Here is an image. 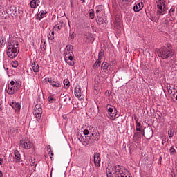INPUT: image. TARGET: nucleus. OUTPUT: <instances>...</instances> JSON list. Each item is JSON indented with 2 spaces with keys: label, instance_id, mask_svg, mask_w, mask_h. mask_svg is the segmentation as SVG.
<instances>
[{
  "label": "nucleus",
  "instance_id": "nucleus-51",
  "mask_svg": "<svg viewBox=\"0 0 177 177\" xmlns=\"http://www.w3.org/2000/svg\"><path fill=\"white\" fill-rule=\"evenodd\" d=\"M65 61L66 62V63H68V64H69V66H74V64H75L74 62H73V61L67 62V60H66V59H65Z\"/></svg>",
  "mask_w": 177,
  "mask_h": 177
},
{
  "label": "nucleus",
  "instance_id": "nucleus-31",
  "mask_svg": "<svg viewBox=\"0 0 177 177\" xmlns=\"http://www.w3.org/2000/svg\"><path fill=\"white\" fill-rule=\"evenodd\" d=\"M89 17L91 19H95V12L93 11V9H91L89 12Z\"/></svg>",
  "mask_w": 177,
  "mask_h": 177
},
{
  "label": "nucleus",
  "instance_id": "nucleus-61",
  "mask_svg": "<svg viewBox=\"0 0 177 177\" xmlns=\"http://www.w3.org/2000/svg\"><path fill=\"white\" fill-rule=\"evenodd\" d=\"M115 177H125V174L115 175Z\"/></svg>",
  "mask_w": 177,
  "mask_h": 177
},
{
  "label": "nucleus",
  "instance_id": "nucleus-59",
  "mask_svg": "<svg viewBox=\"0 0 177 177\" xmlns=\"http://www.w3.org/2000/svg\"><path fill=\"white\" fill-rule=\"evenodd\" d=\"M48 102H53V100H55L53 99V97L52 96H49L48 97Z\"/></svg>",
  "mask_w": 177,
  "mask_h": 177
},
{
  "label": "nucleus",
  "instance_id": "nucleus-26",
  "mask_svg": "<svg viewBox=\"0 0 177 177\" xmlns=\"http://www.w3.org/2000/svg\"><path fill=\"white\" fill-rule=\"evenodd\" d=\"M106 176L107 177H114V176L113 175V171H111V169H110L109 168H106Z\"/></svg>",
  "mask_w": 177,
  "mask_h": 177
},
{
  "label": "nucleus",
  "instance_id": "nucleus-29",
  "mask_svg": "<svg viewBox=\"0 0 177 177\" xmlns=\"http://www.w3.org/2000/svg\"><path fill=\"white\" fill-rule=\"evenodd\" d=\"M48 39L50 41H53V39H55V32L52 31L51 34H49L48 35Z\"/></svg>",
  "mask_w": 177,
  "mask_h": 177
},
{
  "label": "nucleus",
  "instance_id": "nucleus-53",
  "mask_svg": "<svg viewBox=\"0 0 177 177\" xmlns=\"http://www.w3.org/2000/svg\"><path fill=\"white\" fill-rule=\"evenodd\" d=\"M32 167H37V162H35V160H32Z\"/></svg>",
  "mask_w": 177,
  "mask_h": 177
},
{
  "label": "nucleus",
  "instance_id": "nucleus-32",
  "mask_svg": "<svg viewBox=\"0 0 177 177\" xmlns=\"http://www.w3.org/2000/svg\"><path fill=\"white\" fill-rule=\"evenodd\" d=\"M131 0H118L119 6H120V8H121V6H122V3L124 2H131Z\"/></svg>",
  "mask_w": 177,
  "mask_h": 177
},
{
  "label": "nucleus",
  "instance_id": "nucleus-40",
  "mask_svg": "<svg viewBox=\"0 0 177 177\" xmlns=\"http://www.w3.org/2000/svg\"><path fill=\"white\" fill-rule=\"evenodd\" d=\"M175 13V8H171L169 11V16H173V15Z\"/></svg>",
  "mask_w": 177,
  "mask_h": 177
},
{
  "label": "nucleus",
  "instance_id": "nucleus-8",
  "mask_svg": "<svg viewBox=\"0 0 177 177\" xmlns=\"http://www.w3.org/2000/svg\"><path fill=\"white\" fill-rule=\"evenodd\" d=\"M89 140L94 143L95 142H97L100 139V133H99V131H96L94 134H91V136H88Z\"/></svg>",
  "mask_w": 177,
  "mask_h": 177
},
{
  "label": "nucleus",
  "instance_id": "nucleus-50",
  "mask_svg": "<svg viewBox=\"0 0 177 177\" xmlns=\"http://www.w3.org/2000/svg\"><path fill=\"white\" fill-rule=\"evenodd\" d=\"M15 81L12 80L10 84H8V86H15Z\"/></svg>",
  "mask_w": 177,
  "mask_h": 177
},
{
  "label": "nucleus",
  "instance_id": "nucleus-42",
  "mask_svg": "<svg viewBox=\"0 0 177 177\" xmlns=\"http://www.w3.org/2000/svg\"><path fill=\"white\" fill-rule=\"evenodd\" d=\"M77 138L78 140L80 142V139H82V138H84V136H82V134L81 133H77Z\"/></svg>",
  "mask_w": 177,
  "mask_h": 177
},
{
  "label": "nucleus",
  "instance_id": "nucleus-11",
  "mask_svg": "<svg viewBox=\"0 0 177 177\" xmlns=\"http://www.w3.org/2000/svg\"><path fill=\"white\" fill-rule=\"evenodd\" d=\"M7 93L8 95H15L19 90L15 86H8Z\"/></svg>",
  "mask_w": 177,
  "mask_h": 177
},
{
  "label": "nucleus",
  "instance_id": "nucleus-17",
  "mask_svg": "<svg viewBox=\"0 0 177 177\" xmlns=\"http://www.w3.org/2000/svg\"><path fill=\"white\" fill-rule=\"evenodd\" d=\"M14 158L16 160L15 162H19V161H20V160H21V156H20V152H19L17 151V149H15L14 151Z\"/></svg>",
  "mask_w": 177,
  "mask_h": 177
},
{
  "label": "nucleus",
  "instance_id": "nucleus-60",
  "mask_svg": "<svg viewBox=\"0 0 177 177\" xmlns=\"http://www.w3.org/2000/svg\"><path fill=\"white\" fill-rule=\"evenodd\" d=\"M96 16L97 17L100 16V11L98 8H97L96 10Z\"/></svg>",
  "mask_w": 177,
  "mask_h": 177
},
{
  "label": "nucleus",
  "instance_id": "nucleus-57",
  "mask_svg": "<svg viewBox=\"0 0 177 177\" xmlns=\"http://www.w3.org/2000/svg\"><path fill=\"white\" fill-rule=\"evenodd\" d=\"M16 128H12L10 130V133H15L16 132Z\"/></svg>",
  "mask_w": 177,
  "mask_h": 177
},
{
  "label": "nucleus",
  "instance_id": "nucleus-44",
  "mask_svg": "<svg viewBox=\"0 0 177 177\" xmlns=\"http://www.w3.org/2000/svg\"><path fill=\"white\" fill-rule=\"evenodd\" d=\"M97 8H98L99 10H100V12H102V11L104 10V6L103 5H100V6H98L97 7Z\"/></svg>",
  "mask_w": 177,
  "mask_h": 177
},
{
  "label": "nucleus",
  "instance_id": "nucleus-14",
  "mask_svg": "<svg viewBox=\"0 0 177 177\" xmlns=\"http://www.w3.org/2000/svg\"><path fill=\"white\" fill-rule=\"evenodd\" d=\"M124 174L125 173L122 171L120 165H118L115 166V175H122Z\"/></svg>",
  "mask_w": 177,
  "mask_h": 177
},
{
  "label": "nucleus",
  "instance_id": "nucleus-27",
  "mask_svg": "<svg viewBox=\"0 0 177 177\" xmlns=\"http://www.w3.org/2000/svg\"><path fill=\"white\" fill-rule=\"evenodd\" d=\"M6 44V39L5 38L0 39V48H3Z\"/></svg>",
  "mask_w": 177,
  "mask_h": 177
},
{
  "label": "nucleus",
  "instance_id": "nucleus-41",
  "mask_svg": "<svg viewBox=\"0 0 177 177\" xmlns=\"http://www.w3.org/2000/svg\"><path fill=\"white\" fill-rule=\"evenodd\" d=\"M158 55L159 57H162V48L158 50Z\"/></svg>",
  "mask_w": 177,
  "mask_h": 177
},
{
  "label": "nucleus",
  "instance_id": "nucleus-2",
  "mask_svg": "<svg viewBox=\"0 0 177 177\" xmlns=\"http://www.w3.org/2000/svg\"><path fill=\"white\" fill-rule=\"evenodd\" d=\"M35 117L37 120H41V117H42V105L41 104L35 106Z\"/></svg>",
  "mask_w": 177,
  "mask_h": 177
},
{
  "label": "nucleus",
  "instance_id": "nucleus-64",
  "mask_svg": "<svg viewBox=\"0 0 177 177\" xmlns=\"http://www.w3.org/2000/svg\"><path fill=\"white\" fill-rule=\"evenodd\" d=\"M109 66H110V67H114V66H115V63H114V62H111V63L109 64Z\"/></svg>",
  "mask_w": 177,
  "mask_h": 177
},
{
  "label": "nucleus",
  "instance_id": "nucleus-16",
  "mask_svg": "<svg viewBox=\"0 0 177 177\" xmlns=\"http://www.w3.org/2000/svg\"><path fill=\"white\" fill-rule=\"evenodd\" d=\"M142 136V133L139 132V131H136L133 139V141L135 142V143H139V139H140V136Z\"/></svg>",
  "mask_w": 177,
  "mask_h": 177
},
{
  "label": "nucleus",
  "instance_id": "nucleus-19",
  "mask_svg": "<svg viewBox=\"0 0 177 177\" xmlns=\"http://www.w3.org/2000/svg\"><path fill=\"white\" fill-rule=\"evenodd\" d=\"M101 68L104 73H107V70L109 68V63L104 62L101 65Z\"/></svg>",
  "mask_w": 177,
  "mask_h": 177
},
{
  "label": "nucleus",
  "instance_id": "nucleus-25",
  "mask_svg": "<svg viewBox=\"0 0 177 177\" xmlns=\"http://www.w3.org/2000/svg\"><path fill=\"white\" fill-rule=\"evenodd\" d=\"M12 109H15V110H20L21 109V106H20V104L19 103H15V102H12V105H11Z\"/></svg>",
  "mask_w": 177,
  "mask_h": 177
},
{
  "label": "nucleus",
  "instance_id": "nucleus-58",
  "mask_svg": "<svg viewBox=\"0 0 177 177\" xmlns=\"http://www.w3.org/2000/svg\"><path fill=\"white\" fill-rule=\"evenodd\" d=\"M167 90H168V93H169L170 95H173L174 92H173L172 88H167Z\"/></svg>",
  "mask_w": 177,
  "mask_h": 177
},
{
  "label": "nucleus",
  "instance_id": "nucleus-5",
  "mask_svg": "<svg viewBox=\"0 0 177 177\" xmlns=\"http://www.w3.org/2000/svg\"><path fill=\"white\" fill-rule=\"evenodd\" d=\"M19 55V50L17 49L15 50L13 48L7 49V55L10 59H15L16 56Z\"/></svg>",
  "mask_w": 177,
  "mask_h": 177
},
{
  "label": "nucleus",
  "instance_id": "nucleus-1",
  "mask_svg": "<svg viewBox=\"0 0 177 177\" xmlns=\"http://www.w3.org/2000/svg\"><path fill=\"white\" fill-rule=\"evenodd\" d=\"M175 52L174 50H169L167 47L162 48V59H168V57H171L174 56Z\"/></svg>",
  "mask_w": 177,
  "mask_h": 177
},
{
  "label": "nucleus",
  "instance_id": "nucleus-56",
  "mask_svg": "<svg viewBox=\"0 0 177 177\" xmlns=\"http://www.w3.org/2000/svg\"><path fill=\"white\" fill-rule=\"evenodd\" d=\"M69 39H71L72 41L74 39V32L69 35Z\"/></svg>",
  "mask_w": 177,
  "mask_h": 177
},
{
  "label": "nucleus",
  "instance_id": "nucleus-45",
  "mask_svg": "<svg viewBox=\"0 0 177 177\" xmlns=\"http://www.w3.org/2000/svg\"><path fill=\"white\" fill-rule=\"evenodd\" d=\"M54 28H57V30H62V25L60 24H57L55 26Z\"/></svg>",
  "mask_w": 177,
  "mask_h": 177
},
{
  "label": "nucleus",
  "instance_id": "nucleus-63",
  "mask_svg": "<svg viewBox=\"0 0 177 177\" xmlns=\"http://www.w3.org/2000/svg\"><path fill=\"white\" fill-rule=\"evenodd\" d=\"M164 24H169V20H168V19H165V21H164Z\"/></svg>",
  "mask_w": 177,
  "mask_h": 177
},
{
  "label": "nucleus",
  "instance_id": "nucleus-46",
  "mask_svg": "<svg viewBox=\"0 0 177 177\" xmlns=\"http://www.w3.org/2000/svg\"><path fill=\"white\" fill-rule=\"evenodd\" d=\"M114 109L111 107L108 108V113H110L111 114H114L113 113Z\"/></svg>",
  "mask_w": 177,
  "mask_h": 177
},
{
  "label": "nucleus",
  "instance_id": "nucleus-23",
  "mask_svg": "<svg viewBox=\"0 0 177 177\" xmlns=\"http://www.w3.org/2000/svg\"><path fill=\"white\" fill-rule=\"evenodd\" d=\"M64 86L65 89H68V88H70V81L68 79L64 80Z\"/></svg>",
  "mask_w": 177,
  "mask_h": 177
},
{
  "label": "nucleus",
  "instance_id": "nucleus-36",
  "mask_svg": "<svg viewBox=\"0 0 177 177\" xmlns=\"http://www.w3.org/2000/svg\"><path fill=\"white\" fill-rule=\"evenodd\" d=\"M15 86L17 88H18L19 91V89H20V86H21V82L17 81L15 82Z\"/></svg>",
  "mask_w": 177,
  "mask_h": 177
},
{
  "label": "nucleus",
  "instance_id": "nucleus-9",
  "mask_svg": "<svg viewBox=\"0 0 177 177\" xmlns=\"http://www.w3.org/2000/svg\"><path fill=\"white\" fill-rule=\"evenodd\" d=\"M8 15L10 16H16L17 15V8L15 6H12L7 10Z\"/></svg>",
  "mask_w": 177,
  "mask_h": 177
},
{
  "label": "nucleus",
  "instance_id": "nucleus-35",
  "mask_svg": "<svg viewBox=\"0 0 177 177\" xmlns=\"http://www.w3.org/2000/svg\"><path fill=\"white\" fill-rule=\"evenodd\" d=\"M55 82H56V80H52L51 78L49 79V77H48V82H49L50 85L53 86V85H55Z\"/></svg>",
  "mask_w": 177,
  "mask_h": 177
},
{
  "label": "nucleus",
  "instance_id": "nucleus-7",
  "mask_svg": "<svg viewBox=\"0 0 177 177\" xmlns=\"http://www.w3.org/2000/svg\"><path fill=\"white\" fill-rule=\"evenodd\" d=\"M20 147L25 149L26 150H30L32 147V144L30 141H25L24 140H20Z\"/></svg>",
  "mask_w": 177,
  "mask_h": 177
},
{
  "label": "nucleus",
  "instance_id": "nucleus-43",
  "mask_svg": "<svg viewBox=\"0 0 177 177\" xmlns=\"http://www.w3.org/2000/svg\"><path fill=\"white\" fill-rule=\"evenodd\" d=\"M46 43H44L43 44V45L42 46H41V50L42 51H44V50H46Z\"/></svg>",
  "mask_w": 177,
  "mask_h": 177
},
{
  "label": "nucleus",
  "instance_id": "nucleus-47",
  "mask_svg": "<svg viewBox=\"0 0 177 177\" xmlns=\"http://www.w3.org/2000/svg\"><path fill=\"white\" fill-rule=\"evenodd\" d=\"M142 124L140 122H138V120L136 121V128H140Z\"/></svg>",
  "mask_w": 177,
  "mask_h": 177
},
{
  "label": "nucleus",
  "instance_id": "nucleus-22",
  "mask_svg": "<svg viewBox=\"0 0 177 177\" xmlns=\"http://www.w3.org/2000/svg\"><path fill=\"white\" fill-rule=\"evenodd\" d=\"M102 59H98L93 65L94 70H97L100 67V64L102 63Z\"/></svg>",
  "mask_w": 177,
  "mask_h": 177
},
{
  "label": "nucleus",
  "instance_id": "nucleus-39",
  "mask_svg": "<svg viewBox=\"0 0 177 177\" xmlns=\"http://www.w3.org/2000/svg\"><path fill=\"white\" fill-rule=\"evenodd\" d=\"M175 85L171 84H168L167 86V89H175Z\"/></svg>",
  "mask_w": 177,
  "mask_h": 177
},
{
  "label": "nucleus",
  "instance_id": "nucleus-30",
  "mask_svg": "<svg viewBox=\"0 0 177 177\" xmlns=\"http://www.w3.org/2000/svg\"><path fill=\"white\" fill-rule=\"evenodd\" d=\"M12 67H13L14 68H17V67H19V62L17 61H12Z\"/></svg>",
  "mask_w": 177,
  "mask_h": 177
},
{
  "label": "nucleus",
  "instance_id": "nucleus-33",
  "mask_svg": "<svg viewBox=\"0 0 177 177\" xmlns=\"http://www.w3.org/2000/svg\"><path fill=\"white\" fill-rule=\"evenodd\" d=\"M53 86L55 88H60V86H62V84H60V82L57 81L55 82L54 85Z\"/></svg>",
  "mask_w": 177,
  "mask_h": 177
},
{
  "label": "nucleus",
  "instance_id": "nucleus-54",
  "mask_svg": "<svg viewBox=\"0 0 177 177\" xmlns=\"http://www.w3.org/2000/svg\"><path fill=\"white\" fill-rule=\"evenodd\" d=\"M44 16L41 15V14H38L37 16V20H41V19H43Z\"/></svg>",
  "mask_w": 177,
  "mask_h": 177
},
{
  "label": "nucleus",
  "instance_id": "nucleus-49",
  "mask_svg": "<svg viewBox=\"0 0 177 177\" xmlns=\"http://www.w3.org/2000/svg\"><path fill=\"white\" fill-rule=\"evenodd\" d=\"M162 5H164L162 4V3H158L157 4L158 9H162Z\"/></svg>",
  "mask_w": 177,
  "mask_h": 177
},
{
  "label": "nucleus",
  "instance_id": "nucleus-28",
  "mask_svg": "<svg viewBox=\"0 0 177 177\" xmlns=\"http://www.w3.org/2000/svg\"><path fill=\"white\" fill-rule=\"evenodd\" d=\"M103 56H104V50H100L98 53V59L102 60V59H103Z\"/></svg>",
  "mask_w": 177,
  "mask_h": 177
},
{
  "label": "nucleus",
  "instance_id": "nucleus-24",
  "mask_svg": "<svg viewBox=\"0 0 177 177\" xmlns=\"http://www.w3.org/2000/svg\"><path fill=\"white\" fill-rule=\"evenodd\" d=\"M96 21L97 24H103L104 21V19L103 17H101L100 16L96 17Z\"/></svg>",
  "mask_w": 177,
  "mask_h": 177
},
{
  "label": "nucleus",
  "instance_id": "nucleus-4",
  "mask_svg": "<svg viewBox=\"0 0 177 177\" xmlns=\"http://www.w3.org/2000/svg\"><path fill=\"white\" fill-rule=\"evenodd\" d=\"M153 129L151 127H148L144 130L142 135L145 139H151L153 138Z\"/></svg>",
  "mask_w": 177,
  "mask_h": 177
},
{
  "label": "nucleus",
  "instance_id": "nucleus-48",
  "mask_svg": "<svg viewBox=\"0 0 177 177\" xmlns=\"http://www.w3.org/2000/svg\"><path fill=\"white\" fill-rule=\"evenodd\" d=\"M73 46H66V50H68V51H73Z\"/></svg>",
  "mask_w": 177,
  "mask_h": 177
},
{
  "label": "nucleus",
  "instance_id": "nucleus-62",
  "mask_svg": "<svg viewBox=\"0 0 177 177\" xmlns=\"http://www.w3.org/2000/svg\"><path fill=\"white\" fill-rule=\"evenodd\" d=\"M39 14L40 16H44V15H46V11H41Z\"/></svg>",
  "mask_w": 177,
  "mask_h": 177
},
{
  "label": "nucleus",
  "instance_id": "nucleus-6",
  "mask_svg": "<svg viewBox=\"0 0 177 177\" xmlns=\"http://www.w3.org/2000/svg\"><path fill=\"white\" fill-rule=\"evenodd\" d=\"M8 49H14L16 50H20V45L19 44V41L16 40H12L10 44L7 47Z\"/></svg>",
  "mask_w": 177,
  "mask_h": 177
},
{
  "label": "nucleus",
  "instance_id": "nucleus-52",
  "mask_svg": "<svg viewBox=\"0 0 177 177\" xmlns=\"http://www.w3.org/2000/svg\"><path fill=\"white\" fill-rule=\"evenodd\" d=\"M162 3L163 4V6H165V1L164 0H158L157 3Z\"/></svg>",
  "mask_w": 177,
  "mask_h": 177
},
{
  "label": "nucleus",
  "instance_id": "nucleus-18",
  "mask_svg": "<svg viewBox=\"0 0 177 177\" xmlns=\"http://www.w3.org/2000/svg\"><path fill=\"white\" fill-rule=\"evenodd\" d=\"M143 9V3L141 2L138 3L137 5L134 6L133 10L134 12H140V10H142Z\"/></svg>",
  "mask_w": 177,
  "mask_h": 177
},
{
  "label": "nucleus",
  "instance_id": "nucleus-10",
  "mask_svg": "<svg viewBox=\"0 0 177 177\" xmlns=\"http://www.w3.org/2000/svg\"><path fill=\"white\" fill-rule=\"evenodd\" d=\"M82 93L81 92V87L80 85H77L75 88V96L77 97V99H82L84 97V95L82 94Z\"/></svg>",
  "mask_w": 177,
  "mask_h": 177
},
{
  "label": "nucleus",
  "instance_id": "nucleus-38",
  "mask_svg": "<svg viewBox=\"0 0 177 177\" xmlns=\"http://www.w3.org/2000/svg\"><path fill=\"white\" fill-rule=\"evenodd\" d=\"M136 132H140V133H143L145 130L142 127H136Z\"/></svg>",
  "mask_w": 177,
  "mask_h": 177
},
{
  "label": "nucleus",
  "instance_id": "nucleus-21",
  "mask_svg": "<svg viewBox=\"0 0 177 177\" xmlns=\"http://www.w3.org/2000/svg\"><path fill=\"white\" fill-rule=\"evenodd\" d=\"M39 5V0H32L30 1V8H32L35 9V8H37Z\"/></svg>",
  "mask_w": 177,
  "mask_h": 177
},
{
  "label": "nucleus",
  "instance_id": "nucleus-20",
  "mask_svg": "<svg viewBox=\"0 0 177 177\" xmlns=\"http://www.w3.org/2000/svg\"><path fill=\"white\" fill-rule=\"evenodd\" d=\"M165 6H164V8H158L157 10V16L158 17V19H160V17H161V16H162V15H164V12H165Z\"/></svg>",
  "mask_w": 177,
  "mask_h": 177
},
{
  "label": "nucleus",
  "instance_id": "nucleus-34",
  "mask_svg": "<svg viewBox=\"0 0 177 177\" xmlns=\"http://www.w3.org/2000/svg\"><path fill=\"white\" fill-rule=\"evenodd\" d=\"M169 152L171 156H174L176 154V151L175 150V148H174V147H171L169 149Z\"/></svg>",
  "mask_w": 177,
  "mask_h": 177
},
{
  "label": "nucleus",
  "instance_id": "nucleus-13",
  "mask_svg": "<svg viewBox=\"0 0 177 177\" xmlns=\"http://www.w3.org/2000/svg\"><path fill=\"white\" fill-rule=\"evenodd\" d=\"M100 161L102 160L100 159V153H95L94 154V164L95 167H100Z\"/></svg>",
  "mask_w": 177,
  "mask_h": 177
},
{
  "label": "nucleus",
  "instance_id": "nucleus-3",
  "mask_svg": "<svg viewBox=\"0 0 177 177\" xmlns=\"http://www.w3.org/2000/svg\"><path fill=\"white\" fill-rule=\"evenodd\" d=\"M97 129L93 127H88L86 129L84 130L83 133L84 136L88 135V136H91V135L95 134V133L97 132Z\"/></svg>",
  "mask_w": 177,
  "mask_h": 177
},
{
  "label": "nucleus",
  "instance_id": "nucleus-12",
  "mask_svg": "<svg viewBox=\"0 0 177 177\" xmlns=\"http://www.w3.org/2000/svg\"><path fill=\"white\" fill-rule=\"evenodd\" d=\"M80 143H82V145H93V141L91 140L88 136H85L82 139L80 138Z\"/></svg>",
  "mask_w": 177,
  "mask_h": 177
},
{
  "label": "nucleus",
  "instance_id": "nucleus-55",
  "mask_svg": "<svg viewBox=\"0 0 177 177\" xmlns=\"http://www.w3.org/2000/svg\"><path fill=\"white\" fill-rule=\"evenodd\" d=\"M172 91H173V96H175V93H177V87H174V88H173Z\"/></svg>",
  "mask_w": 177,
  "mask_h": 177
},
{
  "label": "nucleus",
  "instance_id": "nucleus-15",
  "mask_svg": "<svg viewBox=\"0 0 177 177\" xmlns=\"http://www.w3.org/2000/svg\"><path fill=\"white\" fill-rule=\"evenodd\" d=\"M31 67L34 73H39V65H38V62H32Z\"/></svg>",
  "mask_w": 177,
  "mask_h": 177
},
{
  "label": "nucleus",
  "instance_id": "nucleus-37",
  "mask_svg": "<svg viewBox=\"0 0 177 177\" xmlns=\"http://www.w3.org/2000/svg\"><path fill=\"white\" fill-rule=\"evenodd\" d=\"M168 135H169V138H173L174 137V130L170 129V130H169V131H168Z\"/></svg>",
  "mask_w": 177,
  "mask_h": 177
}]
</instances>
